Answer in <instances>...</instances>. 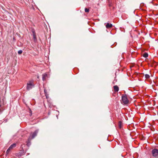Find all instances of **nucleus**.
<instances>
[{
	"instance_id": "obj_1",
	"label": "nucleus",
	"mask_w": 158,
	"mask_h": 158,
	"mask_svg": "<svg viewBox=\"0 0 158 158\" xmlns=\"http://www.w3.org/2000/svg\"><path fill=\"white\" fill-rule=\"evenodd\" d=\"M34 86V84L33 80L28 81L27 83V89L29 90L32 89Z\"/></svg>"
},
{
	"instance_id": "obj_2",
	"label": "nucleus",
	"mask_w": 158,
	"mask_h": 158,
	"mask_svg": "<svg viewBox=\"0 0 158 158\" xmlns=\"http://www.w3.org/2000/svg\"><path fill=\"white\" fill-rule=\"evenodd\" d=\"M121 103L123 104H126L129 102L127 96L126 95H123L122 96Z\"/></svg>"
},
{
	"instance_id": "obj_3",
	"label": "nucleus",
	"mask_w": 158,
	"mask_h": 158,
	"mask_svg": "<svg viewBox=\"0 0 158 158\" xmlns=\"http://www.w3.org/2000/svg\"><path fill=\"white\" fill-rule=\"evenodd\" d=\"M38 131V130H36L34 132L31 133L28 138V140L29 141H31L32 139H33L37 135Z\"/></svg>"
},
{
	"instance_id": "obj_4",
	"label": "nucleus",
	"mask_w": 158,
	"mask_h": 158,
	"mask_svg": "<svg viewBox=\"0 0 158 158\" xmlns=\"http://www.w3.org/2000/svg\"><path fill=\"white\" fill-rule=\"evenodd\" d=\"M16 144L15 143H13L11 145L9 148H8L6 152V155H7L10 153V150H11L13 148H15L16 146Z\"/></svg>"
},
{
	"instance_id": "obj_5",
	"label": "nucleus",
	"mask_w": 158,
	"mask_h": 158,
	"mask_svg": "<svg viewBox=\"0 0 158 158\" xmlns=\"http://www.w3.org/2000/svg\"><path fill=\"white\" fill-rule=\"evenodd\" d=\"M152 152L153 156L155 158H158V150L154 149L152 151Z\"/></svg>"
},
{
	"instance_id": "obj_6",
	"label": "nucleus",
	"mask_w": 158,
	"mask_h": 158,
	"mask_svg": "<svg viewBox=\"0 0 158 158\" xmlns=\"http://www.w3.org/2000/svg\"><path fill=\"white\" fill-rule=\"evenodd\" d=\"M48 77V74L47 73L43 74L42 75V80L43 81L46 80V79Z\"/></svg>"
},
{
	"instance_id": "obj_7",
	"label": "nucleus",
	"mask_w": 158,
	"mask_h": 158,
	"mask_svg": "<svg viewBox=\"0 0 158 158\" xmlns=\"http://www.w3.org/2000/svg\"><path fill=\"white\" fill-rule=\"evenodd\" d=\"M32 35L33 36V39L34 40L35 42H36L37 41V39L36 33L34 31H32Z\"/></svg>"
},
{
	"instance_id": "obj_8",
	"label": "nucleus",
	"mask_w": 158,
	"mask_h": 158,
	"mask_svg": "<svg viewBox=\"0 0 158 158\" xmlns=\"http://www.w3.org/2000/svg\"><path fill=\"white\" fill-rule=\"evenodd\" d=\"M106 26V28H109L112 27L113 25L111 24H110L109 23H107Z\"/></svg>"
},
{
	"instance_id": "obj_9",
	"label": "nucleus",
	"mask_w": 158,
	"mask_h": 158,
	"mask_svg": "<svg viewBox=\"0 0 158 158\" xmlns=\"http://www.w3.org/2000/svg\"><path fill=\"white\" fill-rule=\"evenodd\" d=\"M114 89L115 92H118L119 90L118 87L116 85L114 86Z\"/></svg>"
},
{
	"instance_id": "obj_10",
	"label": "nucleus",
	"mask_w": 158,
	"mask_h": 158,
	"mask_svg": "<svg viewBox=\"0 0 158 158\" xmlns=\"http://www.w3.org/2000/svg\"><path fill=\"white\" fill-rule=\"evenodd\" d=\"M44 91L45 95L46 96V98H47L48 97V95L47 94V90L45 89H44Z\"/></svg>"
},
{
	"instance_id": "obj_11",
	"label": "nucleus",
	"mask_w": 158,
	"mask_h": 158,
	"mask_svg": "<svg viewBox=\"0 0 158 158\" xmlns=\"http://www.w3.org/2000/svg\"><path fill=\"white\" fill-rule=\"evenodd\" d=\"M143 56L145 58H146L148 57V54L147 53H145L143 54Z\"/></svg>"
},
{
	"instance_id": "obj_12",
	"label": "nucleus",
	"mask_w": 158,
	"mask_h": 158,
	"mask_svg": "<svg viewBox=\"0 0 158 158\" xmlns=\"http://www.w3.org/2000/svg\"><path fill=\"white\" fill-rule=\"evenodd\" d=\"M145 77L146 79H148L150 78V75L148 74H145Z\"/></svg>"
},
{
	"instance_id": "obj_13",
	"label": "nucleus",
	"mask_w": 158,
	"mask_h": 158,
	"mask_svg": "<svg viewBox=\"0 0 158 158\" xmlns=\"http://www.w3.org/2000/svg\"><path fill=\"white\" fill-rule=\"evenodd\" d=\"M18 52L19 54H21L22 53L23 51L22 50H19L18 51Z\"/></svg>"
},
{
	"instance_id": "obj_14",
	"label": "nucleus",
	"mask_w": 158,
	"mask_h": 158,
	"mask_svg": "<svg viewBox=\"0 0 158 158\" xmlns=\"http://www.w3.org/2000/svg\"><path fill=\"white\" fill-rule=\"evenodd\" d=\"M89 11V9L85 8V12H88Z\"/></svg>"
},
{
	"instance_id": "obj_15",
	"label": "nucleus",
	"mask_w": 158,
	"mask_h": 158,
	"mask_svg": "<svg viewBox=\"0 0 158 158\" xmlns=\"http://www.w3.org/2000/svg\"><path fill=\"white\" fill-rule=\"evenodd\" d=\"M30 141H28H28H27V145L28 146H29L30 145Z\"/></svg>"
},
{
	"instance_id": "obj_16",
	"label": "nucleus",
	"mask_w": 158,
	"mask_h": 158,
	"mask_svg": "<svg viewBox=\"0 0 158 158\" xmlns=\"http://www.w3.org/2000/svg\"><path fill=\"white\" fill-rule=\"evenodd\" d=\"M118 124H119V127L120 128H121V121H119V122Z\"/></svg>"
},
{
	"instance_id": "obj_17",
	"label": "nucleus",
	"mask_w": 158,
	"mask_h": 158,
	"mask_svg": "<svg viewBox=\"0 0 158 158\" xmlns=\"http://www.w3.org/2000/svg\"><path fill=\"white\" fill-rule=\"evenodd\" d=\"M37 78H39V76H38V77H37Z\"/></svg>"
}]
</instances>
